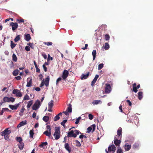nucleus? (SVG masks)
<instances>
[{
	"label": "nucleus",
	"mask_w": 153,
	"mask_h": 153,
	"mask_svg": "<svg viewBox=\"0 0 153 153\" xmlns=\"http://www.w3.org/2000/svg\"><path fill=\"white\" fill-rule=\"evenodd\" d=\"M33 103V100H31L28 102L27 107V108H29Z\"/></svg>",
	"instance_id": "obj_29"
},
{
	"label": "nucleus",
	"mask_w": 153,
	"mask_h": 153,
	"mask_svg": "<svg viewBox=\"0 0 153 153\" xmlns=\"http://www.w3.org/2000/svg\"><path fill=\"white\" fill-rule=\"evenodd\" d=\"M96 51L95 50H94L92 52V55L93 57V60H95L96 58Z\"/></svg>",
	"instance_id": "obj_33"
},
{
	"label": "nucleus",
	"mask_w": 153,
	"mask_h": 153,
	"mask_svg": "<svg viewBox=\"0 0 153 153\" xmlns=\"http://www.w3.org/2000/svg\"><path fill=\"white\" fill-rule=\"evenodd\" d=\"M42 56L43 57L44 59H46L47 58V55L45 53H43L42 54Z\"/></svg>",
	"instance_id": "obj_60"
},
{
	"label": "nucleus",
	"mask_w": 153,
	"mask_h": 153,
	"mask_svg": "<svg viewBox=\"0 0 153 153\" xmlns=\"http://www.w3.org/2000/svg\"><path fill=\"white\" fill-rule=\"evenodd\" d=\"M13 93L16 94V96L17 97H21L22 95L20 91L18 89L14 90L13 91Z\"/></svg>",
	"instance_id": "obj_8"
},
{
	"label": "nucleus",
	"mask_w": 153,
	"mask_h": 153,
	"mask_svg": "<svg viewBox=\"0 0 153 153\" xmlns=\"http://www.w3.org/2000/svg\"><path fill=\"white\" fill-rule=\"evenodd\" d=\"M25 110V108L24 107H22V109L21 110L20 112L21 113H23Z\"/></svg>",
	"instance_id": "obj_62"
},
{
	"label": "nucleus",
	"mask_w": 153,
	"mask_h": 153,
	"mask_svg": "<svg viewBox=\"0 0 153 153\" xmlns=\"http://www.w3.org/2000/svg\"><path fill=\"white\" fill-rule=\"evenodd\" d=\"M110 39V36L108 34H106L105 36V39L106 41L109 40Z\"/></svg>",
	"instance_id": "obj_45"
},
{
	"label": "nucleus",
	"mask_w": 153,
	"mask_h": 153,
	"mask_svg": "<svg viewBox=\"0 0 153 153\" xmlns=\"http://www.w3.org/2000/svg\"><path fill=\"white\" fill-rule=\"evenodd\" d=\"M20 39L19 35H18L14 39V41L15 42H16L18 41Z\"/></svg>",
	"instance_id": "obj_49"
},
{
	"label": "nucleus",
	"mask_w": 153,
	"mask_h": 153,
	"mask_svg": "<svg viewBox=\"0 0 153 153\" xmlns=\"http://www.w3.org/2000/svg\"><path fill=\"white\" fill-rule=\"evenodd\" d=\"M143 97V93L142 92L140 91L138 93V99L140 100Z\"/></svg>",
	"instance_id": "obj_28"
},
{
	"label": "nucleus",
	"mask_w": 153,
	"mask_h": 153,
	"mask_svg": "<svg viewBox=\"0 0 153 153\" xmlns=\"http://www.w3.org/2000/svg\"><path fill=\"white\" fill-rule=\"evenodd\" d=\"M8 99H9L8 97H6L4 98L3 100L5 102H9Z\"/></svg>",
	"instance_id": "obj_50"
},
{
	"label": "nucleus",
	"mask_w": 153,
	"mask_h": 153,
	"mask_svg": "<svg viewBox=\"0 0 153 153\" xmlns=\"http://www.w3.org/2000/svg\"><path fill=\"white\" fill-rule=\"evenodd\" d=\"M71 106V104H69L67 108V110H66V111L68 112L69 113H71L72 112Z\"/></svg>",
	"instance_id": "obj_35"
},
{
	"label": "nucleus",
	"mask_w": 153,
	"mask_h": 153,
	"mask_svg": "<svg viewBox=\"0 0 153 153\" xmlns=\"http://www.w3.org/2000/svg\"><path fill=\"white\" fill-rule=\"evenodd\" d=\"M104 66V64L103 63L100 64L98 65V70H100Z\"/></svg>",
	"instance_id": "obj_42"
},
{
	"label": "nucleus",
	"mask_w": 153,
	"mask_h": 153,
	"mask_svg": "<svg viewBox=\"0 0 153 153\" xmlns=\"http://www.w3.org/2000/svg\"><path fill=\"white\" fill-rule=\"evenodd\" d=\"M30 137V138H33L34 134V131L33 129L30 130L29 131Z\"/></svg>",
	"instance_id": "obj_25"
},
{
	"label": "nucleus",
	"mask_w": 153,
	"mask_h": 153,
	"mask_svg": "<svg viewBox=\"0 0 153 153\" xmlns=\"http://www.w3.org/2000/svg\"><path fill=\"white\" fill-rule=\"evenodd\" d=\"M49 78L48 77H47L45 78V81H44V83L45 85L46 86H48L49 85Z\"/></svg>",
	"instance_id": "obj_23"
},
{
	"label": "nucleus",
	"mask_w": 153,
	"mask_h": 153,
	"mask_svg": "<svg viewBox=\"0 0 153 153\" xmlns=\"http://www.w3.org/2000/svg\"><path fill=\"white\" fill-rule=\"evenodd\" d=\"M47 130L43 132V134H45L46 136L50 137L51 134V128L50 126L48 125L46 126Z\"/></svg>",
	"instance_id": "obj_6"
},
{
	"label": "nucleus",
	"mask_w": 153,
	"mask_h": 153,
	"mask_svg": "<svg viewBox=\"0 0 153 153\" xmlns=\"http://www.w3.org/2000/svg\"><path fill=\"white\" fill-rule=\"evenodd\" d=\"M16 45V44H14L12 41L11 42V48H13Z\"/></svg>",
	"instance_id": "obj_46"
},
{
	"label": "nucleus",
	"mask_w": 153,
	"mask_h": 153,
	"mask_svg": "<svg viewBox=\"0 0 153 153\" xmlns=\"http://www.w3.org/2000/svg\"><path fill=\"white\" fill-rule=\"evenodd\" d=\"M62 80V77H59V78H58L57 80H56V84H57L58 82H59V81L61 80Z\"/></svg>",
	"instance_id": "obj_54"
},
{
	"label": "nucleus",
	"mask_w": 153,
	"mask_h": 153,
	"mask_svg": "<svg viewBox=\"0 0 153 153\" xmlns=\"http://www.w3.org/2000/svg\"><path fill=\"white\" fill-rule=\"evenodd\" d=\"M139 146V144L135 143L133 145V148L134 149H138Z\"/></svg>",
	"instance_id": "obj_44"
},
{
	"label": "nucleus",
	"mask_w": 153,
	"mask_h": 153,
	"mask_svg": "<svg viewBox=\"0 0 153 153\" xmlns=\"http://www.w3.org/2000/svg\"><path fill=\"white\" fill-rule=\"evenodd\" d=\"M19 73V70L18 69H16L13 72V74L15 76H16Z\"/></svg>",
	"instance_id": "obj_31"
},
{
	"label": "nucleus",
	"mask_w": 153,
	"mask_h": 153,
	"mask_svg": "<svg viewBox=\"0 0 153 153\" xmlns=\"http://www.w3.org/2000/svg\"><path fill=\"white\" fill-rule=\"evenodd\" d=\"M116 149L115 146L114 145H112L108 147V151H107L106 150V151L107 153H114Z\"/></svg>",
	"instance_id": "obj_5"
},
{
	"label": "nucleus",
	"mask_w": 153,
	"mask_h": 153,
	"mask_svg": "<svg viewBox=\"0 0 153 153\" xmlns=\"http://www.w3.org/2000/svg\"><path fill=\"white\" fill-rule=\"evenodd\" d=\"M104 48L105 50H108L109 49V44L107 43H105Z\"/></svg>",
	"instance_id": "obj_40"
},
{
	"label": "nucleus",
	"mask_w": 153,
	"mask_h": 153,
	"mask_svg": "<svg viewBox=\"0 0 153 153\" xmlns=\"http://www.w3.org/2000/svg\"><path fill=\"white\" fill-rule=\"evenodd\" d=\"M10 25L12 26V30L13 31L16 29L18 26V24L17 23H13V22H11Z\"/></svg>",
	"instance_id": "obj_10"
},
{
	"label": "nucleus",
	"mask_w": 153,
	"mask_h": 153,
	"mask_svg": "<svg viewBox=\"0 0 153 153\" xmlns=\"http://www.w3.org/2000/svg\"><path fill=\"white\" fill-rule=\"evenodd\" d=\"M55 129V131L53 134V136L56 140H58L60 137V129L59 127H56Z\"/></svg>",
	"instance_id": "obj_3"
},
{
	"label": "nucleus",
	"mask_w": 153,
	"mask_h": 153,
	"mask_svg": "<svg viewBox=\"0 0 153 153\" xmlns=\"http://www.w3.org/2000/svg\"><path fill=\"white\" fill-rule=\"evenodd\" d=\"M9 129V128L5 129L1 133V135L2 136H4V138L6 140H7L9 139V134L11 133V131L8 130Z\"/></svg>",
	"instance_id": "obj_1"
},
{
	"label": "nucleus",
	"mask_w": 153,
	"mask_h": 153,
	"mask_svg": "<svg viewBox=\"0 0 153 153\" xmlns=\"http://www.w3.org/2000/svg\"><path fill=\"white\" fill-rule=\"evenodd\" d=\"M81 119V117H78V118L76 119V121L75 122V124H78L79 123V120H80Z\"/></svg>",
	"instance_id": "obj_48"
},
{
	"label": "nucleus",
	"mask_w": 153,
	"mask_h": 153,
	"mask_svg": "<svg viewBox=\"0 0 153 153\" xmlns=\"http://www.w3.org/2000/svg\"><path fill=\"white\" fill-rule=\"evenodd\" d=\"M50 60H53V58L52 57H51L50 55L48 54V61H49Z\"/></svg>",
	"instance_id": "obj_57"
},
{
	"label": "nucleus",
	"mask_w": 153,
	"mask_h": 153,
	"mask_svg": "<svg viewBox=\"0 0 153 153\" xmlns=\"http://www.w3.org/2000/svg\"><path fill=\"white\" fill-rule=\"evenodd\" d=\"M111 88L109 84L107 83L105 84V92L106 93H109L111 91Z\"/></svg>",
	"instance_id": "obj_9"
},
{
	"label": "nucleus",
	"mask_w": 153,
	"mask_h": 153,
	"mask_svg": "<svg viewBox=\"0 0 153 153\" xmlns=\"http://www.w3.org/2000/svg\"><path fill=\"white\" fill-rule=\"evenodd\" d=\"M126 102L128 103L129 106H131V105L132 103L131 101L129 100H126Z\"/></svg>",
	"instance_id": "obj_63"
},
{
	"label": "nucleus",
	"mask_w": 153,
	"mask_h": 153,
	"mask_svg": "<svg viewBox=\"0 0 153 153\" xmlns=\"http://www.w3.org/2000/svg\"><path fill=\"white\" fill-rule=\"evenodd\" d=\"M122 132V128H119L118 129L117 131V135L118 136H120Z\"/></svg>",
	"instance_id": "obj_34"
},
{
	"label": "nucleus",
	"mask_w": 153,
	"mask_h": 153,
	"mask_svg": "<svg viewBox=\"0 0 153 153\" xmlns=\"http://www.w3.org/2000/svg\"><path fill=\"white\" fill-rule=\"evenodd\" d=\"M67 120H64L61 123V125L62 126H64L65 123L67 121Z\"/></svg>",
	"instance_id": "obj_51"
},
{
	"label": "nucleus",
	"mask_w": 153,
	"mask_h": 153,
	"mask_svg": "<svg viewBox=\"0 0 153 153\" xmlns=\"http://www.w3.org/2000/svg\"><path fill=\"white\" fill-rule=\"evenodd\" d=\"M89 75V72H88L86 74H82L81 76V79H85L88 78Z\"/></svg>",
	"instance_id": "obj_21"
},
{
	"label": "nucleus",
	"mask_w": 153,
	"mask_h": 153,
	"mask_svg": "<svg viewBox=\"0 0 153 153\" xmlns=\"http://www.w3.org/2000/svg\"><path fill=\"white\" fill-rule=\"evenodd\" d=\"M140 85H138L136 87V83H134L133 85V91L135 93H136L137 91V89H138L140 87Z\"/></svg>",
	"instance_id": "obj_12"
},
{
	"label": "nucleus",
	"mask_w": 153,
	"mask_h": 153,
	"mask_svg": "<svg viewBox=\"0 0 153 153\" xmlns=\"http://www.w3.org/2000/svg\"><path fill=\"white\" fill-rule=\"evenodd\" d=\"M89 119L90 120H92L93 118V116L91 114H90L88 115Z\"/></svg>",
	"instance_id": "obj_52"
},
{
	"label": "nucleus",
	"mask_w": 153,
	"mask_h": 153,
	"mask_svg": "<svg viewBox=\"0 0 153 153\" xmlns=\"http://www.w3.org/2000/svg\"><path fill=\"white\" fill-rule=\"evenodd\" d=\"M75 142L76 146L78 147H80L81 146V144L80 143V142L79 141L77 140H76L75 141Z\"/></svg>",
	"instance_id": "obj_47"
},
{
	"label": "nucleus",
	"mask_w": 153,
	"mask_h": 153,
	"mask_svg": "<svg viewBox=\"0 0 153 153\" xmlns=\"http://www.w3.org/2000/svg\"><path fill=\"white\" fill-rule=\"evenodd\" d=\"M124 148L125 151H127L130 149L131 147V146L130 144H129L128 143H126L125 145L124 146Z\"/></svg>",
	"instance_id": "obj_13"
},
{
	"label": "nucleus",
	"mask_w": 153,
	"mask_h": 153,
	"mask_svg": "<svg viewBox=\"0 0 153 153\" xmlns=\"http://www.w3.org/2000/svg\"><path fill=\"white\" fill-rule=\"evenodd\" d=\"M53 105V101L51 100L49 102L48 104V108H51Z\"/></svg>",
	"instance_id": "obj_32"
},
{
	"label": "nucleus",
	"mask_w": 153,
	"mask_h": 153,
	"mask_svg": "<svg viewBox=\"0 0 153 153\" xmlns=\"http://www.w3.org/2000/svg\"><path fill=\"white\" fill-rule=\"evenodd\" d=\"M99 77V75H96L95 76V77L93 80L91 82V85L93 86L95 82H96L97 79H98Z\"/></svg>",
	"instance_id": "obj_17"
},
{
	"label": "nucleus",
	"mask_w": 153,
	"mask_h": 153,
	"mask_svg": "<svg viewBox=\"0 0 153 153\" xmlns=\"http://www.w3.org/2000/svg\"><path fill=\"white\" fill-rule=\"evenodd\" d=\"M32 79L30 78H28L27 79V84L26 86L30 87L31 86Z\"/></svg>",
	"instance_id": "obj_14"
},
{
	"label": "nucleus",
	"mask_w": 153,
	"mask_h": 153,
	"mask_svg": "<svg viewBox=\"0 0 153 153\" xmlns=\"http://www.w3.org/2000/svg\"><path fill=\"white\" fill-rule=\"evenodd\" d=\"M36 112H34L33 113V114H32V117L33 118H35L36 116Z\"/></svg>",
	"instance_id": "obj_64"
},
{
	"label": "nucleus",
	"mask_w": 153,
	"mask_h": 153,
	"mask_svg": "<svg viewBox=\"0 0 153 153\" xmlns=\"http://www.w3.org/2000/svg\"><path fill=\"white\" fill-rule=\"evenodd\" d=\"M9 102H13L15 100V99L13 97H9Z\"/></svg>",
	"instance_id": "obj_43"
},
{
	"label": "nucleus",
	"mask_w": 153,
	"mask_h": 153,
	"mask_svg": "<svg viewBox=\"0 0 153 153\" xmlns=\"http://www.w3.org/2000/svg\"><path fill=\"white\" fill-rule=\"evenodd\" d=\"M79 133H80L78 130H75L74 131L72 130L68 132V136L69 137H76Z\"/></svg>",
	"instance_id": "obj_2"
},
{
	"label": "nucleus",
	"mask_w": 153,
	"mask_h": 153,
	"mask_svg": "<svg viewBox=\"0 0 153 153\" xmlns=\"http://www.w3.org/2000/svg\"><path fill=\"white\" fill-rule=\"evenodd\" d=\"M49 119V117L48 116H45L43 118V120L45 122H47Z\"/></svg>",
	"instance_id": "obj_37"
},
{
	"label": "nucleus",
	"mask_w": 153,
	"mask_h": 153,
	"mask_svg": "<svg viewBox=\"0 0 153 153\" xmlns=\"http://www.w3.org/2000/svg\"><path fill=\"white\" fill-rule=\"evenodd\" d=\"M24 146V144L22 142L19 143L18 145L19 148L20 150H22L23 149Z\"/></svg>",
	"instance_id": "obj_27"
},
{
	"label": "nucleus",
	"mask_w": 153,
	"mask_h": 153,
	"mask_svg": "<svg viewBox=\"0 0 153 153\" xmlns=\"http://www.w3.org/2000/svg\"><path fill=\"white\" fill-rule=\"evenodd\" d=\"M30 39V36L29 34H27L25 35V39L27 41H29Z\"/></svg>",
	"instance_id": "obj_26"
},
{
	"label": "nucleus",
	"mask_w": 153,
	"mask_h": 153,
	"mask_svg": "<svg viewBox=\"0 0 153 153\" xmlns=\"http://www.w3.org/2000/svg\"><path fill=\"white\" fill-rule=\"evenodd\" d=\"M65 147L66 149L67 150L69 153H70L71 151V148L70 147L68 143H66L65 145Z\"/></svg>",
	"instance_id": "obj_19"
},
{
	"label": "nucleus",
	"mask_w": 153,
	"mask_h": 153,
	"mask_svg": "<svg viewBox=\"0 0 153 153\" xmlns=\"http://www.w3.org/2000/svg\"><path fill=\"white\" fill-rule=\"evenodd\" d=\"M25 49L27 51H29L30 50V47L28 46H26L25 47Z\"/></svg>",
	"instance_id": "obj_55"
},
{
	"label": "nucleus",
	"mask_w": 153,
	"mask_h": 153,
	"mask_svg": "<svg viewBox=\"0 0 153 153\" xmlns=\"http://www.w3.org/2000/svg\"><path fill=\"white\" fill-rule=\"evenodd\" d=\"M102 101L101 100H94L92 102V104L93 105H95L101 104L102 103Z\"/></svg>",
	"instance_id": "obj_20"
},
{
	"label": "nucleus",
	"mask_w": 153,
	"mask_h": 153,
	"mask_svg": "<svg viewBox=\"0 0 153 153\" xmlns=\"http://www.w3.org/2000/svg\"><path fill=\"white\" fill-rule=\"evenodd\" d=\"M45 45H46L48 46H49V45H52V42H45Z\"/></svg>",
	"instance_id": "obj_56"
},
{
	"label": "nucleus",
	"mask_w": 153,
	"mask_h": 153,
	"mask_svg": "<svg viewBox=\"0 0 153 153\" xmlns=\"http://www.w3.org/2000/svg\"><path fill=\"white\" fill-rule=\"evenodd\" d=\"M95 124H93L90 127H88L87 128L88 132L89 133L91 131L93 132L95 129Z\"/></svg>",
	"instance_id": "obj_11"
},
{
	"label": "nucleus",
	"mask_w": 153,
	"mask_h": 153,
	"mask_svg": "<svg viewBox=\"0 0 153 153\" xmlns=\"http://www.w3.org/2000/svg\"><path fill=\"white\" fill-rule=\"evenodd\" d=\"M12 59L13 61L16 62L17 61V58L16 55L13 53L12 55Z\"/></svg>",
	"instance_id": "obj_30"
},
{
	"label": "nucleus",
	"mask_w": 153,
	"mask_h": 153,
	"mask_svg": "<svg viewBox=\"0 0 153 153\" xmlns=\"http://www.w3.org/2000/svg\"><path fill=\"white\" fill-rule=\"evenodd\" d=\"M116 137V136L114 137V143L116 146H119L121 143V141L120 140H118Z\"/></svg>",
	"instance_id": "obj_15"
},
{
	"label": "nucleus",
	"mask_w": 153,
	"mask_h": 153,
	"mask_svg": "<svg viewBox=\"0 0 153 153\" xmlns=\"http://www.w3.org/2000/svg\"><path fill=\"white\" fill-rule=\"evenodd\" d=\"M16 140L19 143L22 142V138L21 137H17L16 138Z\"/></svg>",
	"instance_id": "obj_38"
},
{
	"label": "nucleus",
	"mask_w": 153,
	"mask_h": 153,
	"mask_svg": "<svg viewBox=\"0 0 153 153\" xmlns=\"http://www.w3.org/2000/svg\"><path fill=\"white\" fill-rule=\"evenodd\" d=\"M27 44L31 48H33V43H27Z\"/></svg>",
	"instance_id": "obj_53"
},
{
	"label": "nucleus",
	"mask_w": 153,
	"mask_h": 153,
	"mask_svg": "<svg viewBox=\"0 0 153 153\" xmlns=\"http://www.w3.org/2000/svg\"><path fill=\"white\" fill-rule=\"evenodd\" d=\"M41 105L40 101L39 100H37L33 105L32 107V109L33 110H36L39 108Z\"/></svg>",
	"instance_id": "obj_4"
},
{
	"label": "nucleus",
	"mask_w": 153,
	"mask_h": 153,
	"mask_svg": "<svg viewBox=\"0 0 153 153\" xmlns=\"http://www.w3.org/2000/svg\"><path fill=\"white\" fill-rule=\"evenodd\" d=\"M15 78L16 79V80H19L21 79H22V77L21 76H19L16 77Z\"/></svg>",
	"instance_id": "obj_58"
},
{
	"label": "nucleus",
	"mask_w": 153,
	"mask_h": 153,
	"mask_svg": "<svg viewBox=\"0 0 153 153\" xmlns=\"http://www.w3.org/2000/svg\"><path fill=\"white\" fill-rule=\"evenodd\" d=\"M30 99V97L27 94H26L23 99V100L24 101L26 100H29Z\"/></svg>",
	"instance_id": "obj_41"
},
{
	"label": "nucleus",
	"mask_w": 153,
	"mask_h": 153,
	"mask_svg": "<svg viewBox=\"0 0 153 153\" xmlns=\"http://www.w3.org/2000/svg\"><path fill=\"white\" fill-rule=\"evenodd\" d=\"M44 84H45L44 83V80H42V82L40 85V87H42V86H43V85H44Z\"/></svg>",
	"instance_id": "obj_59"
},
{
	"label": "nucleus",
	"mask_w": 153,
	"mask_h": 153,
	"mask_svg": "<svg viewBox=\"0 0 153 153\" xmlns=\"http://www.w3.org/2000/svg\"><path fill=\"white\" fill-rule=\"evenodd\" d=\"M19 104H16L15 105H9V107L13 110H16L19 107Z\"/></svg>",
	"instance_id": "obj_16"
},
{
	"label": "nucleus",
	"mask_w": 153,
	"mask_h": 153,
	"mask_svg": "<svg viewBox=\"0 0 153 153\" xmlns=\"http://www.w3.org/2000/svg\"><path fill=\"white\" fill-rule=\"evenodd\" d=\"M68 113L69 112L67 111L66 110L65 111L63 112V113H64L65 115V116H63V119L67 118L69 116Z\"/></svg>",
	"instance_id": "obj_24"
},
{
	"label": "nucleus",
	"mask_w": 153,
	"mask_h": 153,
	"mask_svg": "<svg viewBox=\"0 0 153 153\" xmlns=\"http://www.w3.org/2000/svg\"><path fill=\"white\" fill-rule=\"evenodd\" d=\"M27 123V121L26 120L22 121L20 122V123L17 125V127L19 128L21 126H24Z\"/></svg>",
	"instance_id": "obj_18"
},
{
	"label": "nucleus",
	"mask_w": 153,
	"mask_h": 153,
	"mask_svg": "<svg viewBox=\"0 0 153 153\" xmlns=\"http://www.w3.org/2000/svg\"><path fill=\"white\" fill-rule=\"evenodd\" d=\"M62 113L60 112L56 115L54 118V120L55 121L58 120L59 118V116L62 115Z\"/></svg>",
	"instance_id": "obj_22"
},
{
	"label": "nucleus",
	"mask_w": 153,
	"mask_h": 153,
	"mask_svg": "<svg viewBox=\"0 0 153 153\" xmlns=\"http://www.w3.org/2000/svg\"><path fill=\"white\" fill-rule=\"evenodd\" d=\"M69 74L68 71L66 70H64L62 73V79L63 80H66Z\"/></svg>",
	"instance_id": "obj_7"
},
{
	"label": "nucleus",
	"mask_w": 153,
	"mask_h": 153,
	"mask_svg": "<svg viewBox=\"0 0 153 153\" xmlns=\"http://www.w3.org/2000/svg\"><path fill=\"white\" fill-rule=\"evenodd\" d=\"M48 144L47 142H43L42 144L39 145V147L41 148H42L43 147L46 146Z\"/></svg>",
	"instance_id": "obj_36"
},
{
	"label": "nucleus",
	"mask_w": 153,
	"mask_h": 153,
	"mask_svg": "<svg viewBox=\"0 0 153 153\" xmlns=\"http://www.w3.org/2000/svg\"><path fill=\"white\" fill-rule=\"evenodd\" d=\"M117 153H123V152L121 148L119 146L118 147V149L117 151Z\"/></svg>",
	"instance_id": "obj_39"
},
{
	"label": "nucleus",
	"mask_w": 153,
	"mask_h": 153,
	"mask_svg": "<svg viewBox=\"0 0 153 153\" xmlns=\"http://www.w3.org/2000/svg\"><path fill=\"white\" fill-rule=\"evenodd\" d=\"M43 68L44 69V71L45 72H46L47 71V68L45 66V65H43Z\"/></svg>",
	"instance_id": "obj_61"
}]
</instances>
